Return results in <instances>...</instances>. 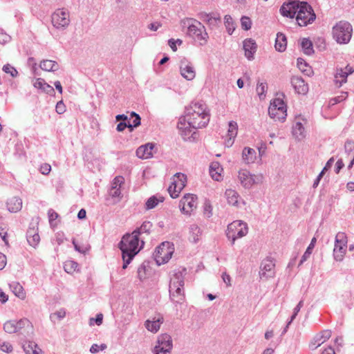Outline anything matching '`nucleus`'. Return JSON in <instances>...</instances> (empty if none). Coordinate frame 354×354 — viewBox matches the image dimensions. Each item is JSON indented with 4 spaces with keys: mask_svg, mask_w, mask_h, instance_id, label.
<instances>
[{
    "mask_svg": "<svg viewBox=\"0 0 354 354\" xmlns=\"http://www.w3.org/2000/svg\"><path fill=\"white\" fill-rule=\"evenodd\" d=\"M72 243H73V244L74 245L75 250L76 251H78L80 253L85 254L90 249V246L88 244H86V245H79L75 241V239L73 240Z\"/></svg>",
    "mask_w": 354,
    "mask_h": 354,
    "instance_id": "nucleus-49",
    "label": "nucleus"
},
{
    "mask_svg": "<svg viewBox=\"0 0 354 354\" xmlns=\"http://www.w3.org/2000/svg\"><path fill=\"white\" fill-rule=\"evenodd\" d=\"M156 345L160 346V347H164L165 348L171 350L173 344L171 336L166 333L161 334L158 337Z\"/></svg>",
    "mask_w": 354,
    "mask_h": 354,
    "instance_id": "nucleus-28",
    "label": "nucleus"
},
{
    "mask_svg": "<svg viewBox=\"0 0 354 354\" xmlns=\"http://www.w3.org/2000/svg\"><path fill=\"white\" fill-rule=\"evenodd\" d=\"M316 18V15L311 7L306 1H300L296 16L297 24L300 26H306L312 24Z\"/></svg>",
    "mask_w": 354,
    "mask_h": 354,
    "instance_id": "nucleus-6",
    "label": "nucleus"
},
{
    "mask_svg": "<svg viewBox=\"0 0 354 354\" xmlns=\"http://www.w3.org/2000/svg\"><path fill=\"white\" fill-rule=\"evenodd\" d=\"M248 232V227L246 223L236 220L227 225L226 236L231 241L232 245L238 239L245 236Z\"/></svg>",
    "mask_w": 354,
    "mask_h": 354,
    "instance_id": "nucleus-7",
    "label": "nucleus"
},
{
    "mask_svg": "<svg viewBox=\"0 0 354 354\" xmlns=\"http://www.w3.org/2000/svg\"><path fill=\"white\" fill-rule=\"evenodd\" d=\"M222 171L223 168L218 162H213L209 166V174L212 178L216 181L221 180Z\"/></svg>",
    "mask_w": 354,
    "mask_h": 354,
    "instance_id": "nucleus-27",
    "label": "nucleus"
},
{
    "mask_svg": "<svg viewBox=\"0 0 354 354\" xmlns=\"http://www.w3.org/2000/svg\"><path fill=\"white\" fill-rule=\"evenodd\" d=\"M275 263L270 257L263 259L260 266L259 277L261 279L267 280L275 275Z\"/></svg>",
    "mask_w": 354,
    "mask_h": 354,
    "instance_id": "nucleus-13",
    "label": "nucleus"
},
{
    "mask_svg": "<svg viewBox=\"0 0 354 354\" xmlns=\"http://www.w3.org/2000/svg\"><path fill=\"white\" fill-rule=\"evenodd\" d=\"M331 336V331L325 330L317 334L310 343L309 347L311 350H315L328 339Z\"/></svg>",
    "mask_w": 354,
    "mask_h": 354,
    "instance_id": "nucleus-19",
    "label": "nucleus"
},
{
    "mask_svg": "<svg viewBox=\"0 0 354 354\" xmlns=\"http://www.w3.org/2000/svg\"><path fill=\"white\" fill-rule=\"evenodd\" d=\"M178 186L177 185L171 183V184L168 187V192L172 198H176L179 196L180 192L182 191L178 190Z\"/></svg>",
    "mask_w": 354,
    "mask_h": 354,
    "instance_id": "nucleus-47",
    "label": "nucleus"
},
{
    "mask_svg": "<svg viewBox=\"0 0 354 354\" xmlns=\"http://www.w3.org/2000/svg\"><path fill=\"white\" fill-rule=\"evenodd\" d=\"M79 265L74 261H66L64 264V270L69 274H72L78 270Z\"/></svg>",
    "mask_w": 354,
    "mask_h": 354,
    "instance_id": "nucleus-42",
    "label": "nucleus"
},
{
    "mask_svg": "<svg viewBox=\"0 0 354 354\" xmlns=\"http://www.w3.org/2000/svg\"><path fill=\"white\" fill-rule=\"evenodd\" d=\"M238 178L240 183L245 189H250L254 184H259L263 181L262 175L251 174L250 172L246 169H241L239 171Z\"/></svg>",
    "mask_w": 354,
    "mask_h": 354,
    "instance_id": "nucleus-10",
    "label": "nucleus"
},
{
    "mask_svg": "<svg viewBox=\"0 0 354 354\" xmlns=\"http://www.w3.org/2000/svg\"><path fill=\"white\" fill-rule=\"evenodd\" d=\"M301 48L304 53L307 55H311L314 53L312 41L307 39L304 38L301 43Z\"/></svg>",
    "mask_w": 354,
    "mask_h": 354,
    "instance_id": "nucleus-39",
    "label": "nucleus"
},
{
    "mask_svg": "<svg viewBox=\"0 0 354 354\" xmlns=\"http://www.w3.org/2000/svg\"><path fill=\"white\" fill-rule=\"evenodd\" d=\"M299 1H293L287 3H283L280 8L281 14L287 17L294 18L297 13L298 7L299 5Z\"/></svg>",
    "mask_w": 354,
    "mask_h": 354,
    "instance_id": "nucleus-16",
    "label": "nucleus"
},
{
    "mask_svg": "<svg viewBox=\"0 0 354 354\" xmlns=\"http://www.w3.org/2000/svg\"><path fill=\"white\" fill-rule=\"evenodd\" d=\"M23 348L26 354H39V351H40L37 345L32 342L24 344Z\"/></svg>",
    "mask_w": 354,
    "mask_h": 354,
    "instance_id": "nucleus-40",
    "label": "nucleus"
},
{
    "mask_svg": "<svg viewBox=\"0 0 354 354\" xmlns=\"http://www.w3.org/2000/svg\"><path fill=\"white\" fill-rule=\"evenodd\" d=\"M164 198L159 196L158 198L156 196H152L145 203V209L147 210L151 209L157 206L160 202H162Z\"/></svg>",
    "mask_w": 354,
    "mask_h": 354,
    "instance_id": "nucleus-37",
    "label": "nucleus"
},
{
    "mask_svg": "<svg viewBox=\"0 0 354 354\" xmlns=\"http://www.w3.org/2000/svg\"><path fill=\"white\" fill-rule=\"evenodd\" d=\"M301 120L306 122L303 118H297L292 127V134L299 140H302L306 136L305 129Z\"/></svg>",
    "mask_w": 354,
    "mask_h": 354,
    "instance_id": "nucleus-22",
    "label": "nucleus"
},
{
    "mask_svg": "<svg viewBox=\"0 0 354 354\" xmlns=\"http://www.w3.org/2000/svg\"><path fill=\"white\" fill-rule=\"evenodd\" d=\"M267 90L268 86L266 82L257 83L256 91L260 99H263L266 97Z\"/></svg>",
    "mask_w": 354,
    "mask_h": 354,
    "instance_id": "nucleus-43",
    "label": "nucleus"
},
{
    "mask_svg": "<svg viewBox=\"0 0 354 354\" xmlns=\"http://www.w3.org/2000/svg\"><path fill=\"white\" fill-rule=\"evenodd\" d=\"M2 69L6 73L10 74L12 77H15L18 75V72L16 68L9 64L4 65Z\"/></svg>",
    "mask_w": 354,
    "mask_h": 354,
    "instance_id": "nucleus-50",
    "label": "nucleus"
},
{
    "mask_svg": "<svg viewBox=\"0 0 354 354\" xmlns=\"http://www.w3.org/2000/svg\"><path fill=\"white\" fill-rule=\"evenodd\" d=\"M177 128L179 133L182 136L184 140H190L194 134L196 133L195 130L197 128H194L192 124H189V121L185 119L183 116L179 118Z\"/></svg>",
    "mask_w": 354,
    "mask_h": 354,
    "instance_id": "nucleus-14",
    "label": "nucleus"
},
{
    "mask_svg": "<svg viewBox=\"0 0 354 354\" xmlns=\"http://www.w3.org/2000/svg\"><path fill=\"white\" fill-rule=\"evenodd\" d=\"M131 118H133L132 124L130 123V131L131 132L134 128L140 125L141 118L138 113L133 111L131 113Z\"/></svg>",
    "mask_w": 354,
    "mask_h": 354,
    "instance_id": "nucleus-46",
    "label": "nucleus"
},
{
    "mask_svg": "<svg viewBox=\"0 0 354 354\" xmlns=\"http://www.w3.org/2000/svg\"><path fill=\"white\" fill-rule=\"evenodd\" d=\"M180 71L181 75L187 80H192L196 76V71L193 64L183 58L180 62Z\"/></svg>",
    "mask_w": 354,
    "mask_h": 354,
    "instance_id": "nucleus-15",
    "label": "nucleus"
},
{
    "mask_svg": "<svg viewBox=\"0 0 354 354\" xmlns=\"http://www.w3.org/2000/svg\"><path fill=\"white\" fill-rule=\"evenodd\" d=\"M55 110L58 114H62L66 111V106L62 100L57 103Z\"/></svg>",
    "mask_w": 354,
    "mask_h": 354,
    "instance_id": "nucleus-62",
    "label": "nucleus"
},
{
    "mask_svg": "<svg viewBox=\"0 0 354 354\" xmlns=\"http://www.w3.org/2000/svg\"><path fill=\"white\" fill-rule=\"evenodd\" d=\"M347 97V93H343L342 95H339V96H337V97H333L332 99L330 100L329 101V105L330 106H333L337 103H339L341 102H342L343 100H344Z\"/></svg>",
    "mask_w": 354,
    "mask_h": 354,
    "instance_id": "nucleus-56",
    "label": "nucleus"
},
{
    "mask_svg": "<svg viewBox=\"0 0 354 354\" xmlns=\"http://www.w3.org/2000/svg\"><path fill=\"white\" fill-rule=\"evenodd\" d=\"M333 39L340 44H348L352 37L353 27L346 21H339L332 30Z\"/></svg>",
    "mask_w": 354,
    "mask_h": 354,
    "instance_id": "nucleus-5",
    "label": "nucleus"
},
{
    "mask_svg": "<svg viewBox=\"0 0 354 354\" xmlns=\"http://www.w3.org/2000/svg\"><path fill=\"white\" fill-rule=\"evenodd\" d=\"M174 248L169 242H165L160 245L156 250L155 260L158 265L164 264L169 261L174 253Z\"/></svg>",
    "mask_w": 354,
    "mask_h": 354,
    "instance_id": "nucleus-9",
    "label": "nucleus"
},
{
    "mask_svg": "<svg viewBox=\"0 0 354 354\" xmlns=\"http://www.w3.org/2000/svg\"><path fill=\"white\" fill-rule=\"evenodd\" d=\"M3 329L8 333H17L15 325V320H10L6 322L3 325Z\"/></svg>",
    "mask_w": 354,
    "mask_h": 354,
    "instance_id": "nucleus-44",
    "label": "nucleus"
},
{
    "mask_svg": "<svg viewBox=\"0 0 354 354\" xmlns=\"http://www.w3.org/2000/svg\"><path fill=\"white\" fill-rule=\"evenodd\" d=\"M354 71L353 67L347 65L345 68H337L335 75V82L338 86L340 87L343 83L346 82L347 77L349 74L353 73Z\"/></svg>",
    "mask_w": 354,
    "mask_h": 354,
    "instance_id": "nucleus-18",
    "label": "nucleus"
},
{
    "mask_svg": "<svg viewBox=\"0 0 354 354\" xmlns=\"http://www.w3.org/2000/svg\"><path fill=\"white\" fill-rule=\"evenodd\" d=\"M11 41V37L0 28V44H5Z\"/></svg>",
    "mask_w": 354,
    "mask_h": 354,
    "instance_id": "nucleus-55",
    "label": "nucleus"
},
{
    "mask_svg": "<svg viewBox=\"0 0 354 354\" xmlns=\"http://www.w3.org/2000/svg\"><path fill=\"white\" fill-rule=\"evenodd\" d=\"M201 236V231L200 227L196 224L191 225L189 227V241L196 243L199 241Z\"/></svg>",
    "mask_w": 354,
    "mask_h": 354,
    "instance_id": "nucleus-33",
    "label": "nucleus"
},
{
    "mask_svg": "<svg viewBox=\"0 0 354 354\" xmlns=\"http://www.w3.org/2000/svg\"><path fill=\"white\" fill-rule=\"evenodd\" d=\"M242 158L245 164H250L256 159V151L250 147H245L242 152Z\"/></svg>",
    "mask_w": 354,
    "mask_h": 354,
    "instance_id": "nucleus-31",
    "label": "nucleus"
},
{
    "mask_svg": "<svg viewBox=\"0 0 354 354\" xmlns=\"http://www.w3.org/2000/svg\"><path fill=\"white\" fill-rule=\"evenodd\" d=\"M186 182H187V176L185 174H181V173L176 174L173 178V181H172L173 183H175L176 185H177L178 186V190H182L185 187Z\"/></svg>",
    "mask_w": 354,
    "mask_h": 354,
    "instance_id": "nucleus-35",
    "label": "nucleus"
},
{
    "mask_svg": "<svg viewBox=\"0 0 354 354\" xmlns=\"http://www.w3.org/2000/svg\"><path fill=\"white\" fill-rule=\"evenodd\" d=\"M316 241H317V239L315 237L312 239L310 243L309 244L306 252L301 257V259L299 264V266L301 265L304 262H305L310 257V254H312L313 249L315 247Z\"/></svg>",
    "mask_w": 354,
    "mask_h": 354,
    "instance_id": "nucleus-41",
    "label": "nucleus"
},
{
    "mask_svg": "<svg viewBox=\"0 0 354 354\" xmlns=\"http://www.w3.org/2000/svg\"><path fill=\"white\" fill-rule=\"evenodd\" d=\"M109 195L112 198H117L118 201H120L122 198L121 188L116 187H111L109 191Z\"/></svg>",
    "mask_w": 354,
    "mask_h": 354,
    "instance_id": "nucleus-51",
    "label": "nucleus"
},
{
    "mask_svg": "<svg viewBox=\"0 0 354 354\" xmlns=\"http://www.w3.org/2000/svg\"><path fill=\"white\" fill-rule=\"evenodd\" d=\"M186 274V268H178L174 271L170 279L169 297L174 303L181 304L184 301V279Z\"/></svg>",
    "mask_w": 354,
    "mask_h": 354,
    "instance_id": "nucleus-3",
    "label": "nucleus"
},
{
    "mask_svg": "<svg viewBox=\"0 0 354 354\" xmlns=\"http://www.w3.org/2000/svg\"><path fill=\"white\" fill-rule=\"evenodd\" d=\"M257 48L255 41L252 39H246L243 41V49L245 50V56L249 60L254 59V54Z\"/></svg>",
    "mask_w": 354,
    "mask_h": 354,
    "instance_id": "nucleus-20",
    "label": "nucleus"
},
{
    "mask_svg": "<svg viewBox=\"0 0 354 354\" xmlns=\"http://www.w3.org/2000/svg\"><path fill=\"white\" fill-rule=\"evenodd\" d=\"M183 24L184 27H187V33L190 37L199 41L201 45L207 43L208 35L205 26L200 21L193 19H187L183 21Z\"/></svg>",
    "mask_w": 354,
    "mask_h": 354,
    "instance_id": "nucleus-4",
    "label": "nucleus"
},
{
    "mask_svg": "<svg viewBox=\"0 0 354 354\" xmlns=\"http://www.w3.org/2000/svg\"><path fill=\"white\" fill-rule=\"evenodd\" d=\"M201 19L207 22L208 24L215 26L218 21H220L221 19L219 16L207 13H201Z\"/></svg>",
    "mask_w": 354,
    "mask_h": 354,
    "instance_id": "nucleus-38",
    "label": "nucleus"
},
{
    "mask_svg": "<svg viewBox=\"0 0 354 354\" xmlns=\"http://www.w3.org/2000/svg\"><path fill=\"white\" fill-rule=\"evenodd\" d=\"M238 132V124L234 121H230L228 124V130L227 136L228 138L225 141V145L230 147L234 143V138H236Z\"/></svg>",
    "mask_w": 354,
    "mask_h": 354,
    "instance_id": "nucleus-24",
    "label": "nucleus"
},
{
    "mask_svg": "<svg viewBox=\"0 0 354 354\" xmlns=\"http://www.w3.org/2000/svg\"><path fill=\"white\" fill-rule=\"evenodd\" d=\"M15 325H16L17 332H19L21 329H22L25 326H30L31 324L28 319L23 318V319H19V321L15 320Z\"/></svg>",
    "mask_w": 354,
    "mask_h": 354,
    "instance_id": "nucleus-52",
    "label": "nucleus"
},
{
    "mask_svg": "<svg viewBox=\"0 0 354 354\" xmlns=\"http://www.w3.org/2000/svg\"><path fill=\"white\" fill-rule=\"evenodd\" d=\"M287 46L286 37L284 34L279 32L275 41V48L279 52H283Z\"/></svg>",
    "mask_w": 354,
    "mask_h": 354,
    "instance_id": "nucleus-34",
    "label": "nucleus"
},
{
    "mask_svg": "<svg viewBox=\"0 0 354 354\" xmlns=\"http://www.w3.org/2000/svg\"><path fill=\"white\" fill-rule=\"evenodd\" d=\"M225 26L227 31L230 35H232L235 28L234 26L233 19L230 15H225L224 17Z\"/></svg>",
    "mask_w": 354,
    "mask_h": 354,
    "instance_id": "nucleus-45",
    "label": "nucleus"
},
{
    "mask_svg": "<svg viewBox=\"0 0 354 354\" xmlns=\"http://www.w3.org/2000/svg\"><path fill=\"white\" fill-rule=\"evenodd\" d=\"M183 117L189 121L194 128L205 127L209 122V114L207 110V106L200 102H192L186 107Z\"/></svg>",
    "mask_w": 354,
    "mask_h": 354,
    "instance_id": "nucleus-1",
    "label": "nucleus"
},
{
    "mask_svg": "<svg viewBox=\"0 0 354 354\" xmlns=\"http://www.w3.org/2000/svg\"><path fill=\"white\" fill-rule=\"evenodd\" d=\"M39 67L45 71L54 72L57 71L59 66L55 61L50 59H44L40 62Z\"/></svg>",
    "mask_w": 354,
    "mask_h": 354,
    "instance_id": "nucleus-29",
    "label": "nucleus"
},
{
    "mask_svg": "<svg viewBox=\"0 0 354 354\" xmlns=\"http://www.w3.org/2000/svg\"><path fill=\"white\" fill-rule=\"evenodd\" d=\"M7 208L10 212H17L22 208V200L19 197L14 196L7 201Z\"/></svg>",
    "mask_w": 354,
    "mask_h": 354,
    "instance_id": "nucleus-25",
    "label": "nucleus"
},
{
    "mask_svg": "<svg viewBox=\"0 0 354 354\" xmlns=\"http://www.w3.org/2000/svg\"><path fill=\"white\" fill-rule=\"evenodd\" d=\"M171 350L160 347V346L156 345L153 353V354H169Z\"/></svg>",
    "mask_w": 354,
    "mask_h": 354,
    "instance_id": "nucleus-59",
    "label": "nucleus"
},
{
    "mask_svg": "<svg viewBox=\"0 0 354 354\" xmlns=\"http://www.w3.org/2000/svg\"><path fill=\"white\" fill-rule=\"evenodd\" d=\"M153 224L151 221H144L140 227L136 228L133 232H138V236L142 234H146L149 235L151 232Z\"/></svg>",
    "mask_w": 354,
    "mask_h": 354,
    "instance_id": "nucleus-36",
    "label": "nucleus"
},
{
    "mask_svg": "<svg viewBox=\"0 0 354 354\" xmlns=\"http://www.w3.org/2000/svg\"><path fill=\"white\" fill-rule=\"evenodd\" d=\"M48 216L50 227H54L56 226L57 223H55V221L58 218V214L55 212L53 209H50L48 211Z\"/></svg>",
    "mask_w": 354,
    "mask_h": 354,
    "instance_id": "nucleus-48",
    "label": "nucleus"
},
{
    "mask_svg": "<svg viewBox=\"0 0 354 354\" xmlns=\"http://www.w3.org/2000/svg\"><path fill=\"white\" fill-rule=\"evenodd\" d=\"M197 196L194 194H187L180 201L179 207L181 212L187 215L191 213L197 207Z\"/></svg>",
    "mask_w": 354,
    "mask_h": 354,
    "instance_id": "nucleus-12",
    "label": "nucleus"
},
{
    "mask_svg": "<svg viewBox=\"0 0 354 354\" xmlns=\"http://www.w3.org/2000/svg\"><path fill=\"white\" fill-rule=\"evenodd\" d=\"M154 145L152 143H147L139 147L136 150V156L139 158L147 159L152 156V151Z\"/></svg>",
    "mask_w": 354,
    "mask_h": 354,
    "instance_id": "nucleus-23",
    "label": "nucleus"
},
{
    "mask_svg": "<svg viewBox=\"0 0 354 354\" xmlns=\"http://www.w3.org/2000/svg\"><path fill=\"white\" fill-rule=\"evenodd\" d=\"M241 27L245 30H248L251 28L252 21L248 17L243 16L241 19Z\"/></svg>",
    "mask_w": 354,
    "mask_h": 354,
    "instance_id": "nucleus-53",
    "label": "nucleus"
},
{
    "mask_svg": "<svg viewBox=\"0 0 354 354\" xmlns=\"http://www.w3.org/2000/svg\"><path fill=\"white\" fill-rule=\"evenodd\" d=\"M124 179L122 176H118L114 178L112 183L111 187H116L121 188V186L122 184H124Z\"/></svg>",
    "mask_w": 354,
    "mask_h": 354,
    "instance_id": "nucleus-60",
    "label": "nucleus"
},
{
    "mask_svg": "<svg viewBox=\"0 0 354 354\" xmlns=\"http://www.w3.org/2000/svg\"><path fill=\"white\" fill-rule=\"evenodd\" d=\"M138 232H133L131 234H127L123 236L119 243V248L122 251V257L124 261L122 268L125 269L131 263L133 257L138 253L140 249Z\"/></svg>",
    "mask_w": 354,
    "mask_h": 354,
    "instance_id": "nucleus-2",
    "label": "nucleus"
},
{
    "mask_svg": "<svg viewBox=\"0 0 354 354\" xmlns=\"http://www.w3.org/2000/svg\"><path fill=\"white\" fill-rule=\"evenodd\" d=\"M268 114L271 118L279 121H283L287 115L283 109L279 110L278 108H274V106H269Z\"/></svg>",
    "mask_w": 354,
    "mask_h": 354,
    "instance_id": "nucleus-26",
    "label": "nucleus"
},
{
    "mask_svg": "<svg viewBox=\"0 0 354 354\" xmlns=\"http://www.w3.org/2000/svg\"><path fill=\"white\" fill-rule=\"evenodd\" d=\"M53 27L57 30H65L70 24V13L65 8L57 9L51 15Z\"/></svg>",
    "mask_w": 354,
    "mask_h": 354,
    "instance_id": "nucleus-8",
    "label": "nucleus"
},
{
    "mask_svg": "<svg viewBox=\"0 0 354 354\" xmlns=\"http://www.w3.org/2000/svg\"><path fill=\"white\" fill-rule=\"evenodd\" d=\"M225 195L227 198L228 204L233 206L239 205V201L240 197L239 194L235 190L228 189L225 191Z\"/></svg>",
    "mask_w": 354,
    "mask_h": 354,
    "instance_id": "nucleus-32",
    "label": "nucleus"
},
{
    "mask_svg": "<svg viewBox=\"0 0 354 354\" xmlns=\"http://www.w3.org/2000/svg\"><path fill=\"white\" fill-rule=\"evenodd\" d=\"M41 91L46 93L47 94H49L50 95H53L55 93V90H54L53 87L51 86L50 85H49L48 84H47L46 82H45V84L41 89Z\"/></svg>",
    "mask_w": 354,
    "mask_h": 354,
    "instance_id": "nucleus-63",
    "label": "nucleus"
},
{
    "mask_svg": "<svg viewBox=\"0 0 354 354\" xmlns=\"http://www.w3.org/2000/svg\"><path fill=\"white\" fill-rule=\"evenodd\" d=\"M163 322L164 318L162 315L159 314L146 320L145 322V326L147 330L156 333L159 330L160 325Z\"/></svg>",
    "mask_w": 354,
    "mask_h": 354,
    "instance_id": "nucleus-17",
    "label": "nucleus"
},
{
    "mask_svg": "<svg viewBox=\"0 0 354 354\" xmlns=\"http://www.w3.org/2000/svg\"><path fill=\"white\" fill-rule=\"evenodd\" d=\"M270 106H274V108H278L279 110L283 109L285 113H286V106L283 101L281 99L277 98L270 104Z\"/></svg>",
    "mask_w": 354,
    "mask_h": 354,
    "instance_id": "nucleus-54",
    "label": "nucleus"
},
{
    "mask_svg": "<svg viewBox=\"0 0 354 354\" xmlns=\"http://www.w3.org/2000/svg\"><path fill=\"white\" fill-rule=\"evenodd\" d=\"M27 241L31 246L35 248L39 244V243L40 241V237H39V233L35 234V235H33L30 238L28 239Z\"/></svg>",
    "mask_w": 354,
    "mask_h": 354,
    "instance_id": "nucleus-57",
    "label": "nucleus"
},
{
    "mask_svg": "<svg viewBox=\"0 0 354 354\" xmlns=\"http://www.w3.org/2000/svg\"><path fill=\"white\" fill-rule=\"evenodd\" d=\"M138 277L141 281L146 278V266L145 265V263L141 264L138 267Z\"/></svg>",
    "mask_w": 354,
    "mask_h": 354,
    "instance_id": "nucleus-58",
    "label": "nucleus"
},
{
    "mask_svg": "<svg viewBox=\"0 0 354 354\" xmlns=\"http://www.w3.org/2000/svg\"><path fill=\"white\" fill-rule=\"evenodd\" d=\"M345 151L348 153L354 150V142L352 140H347L344 145Z\"/></svg>",
    "mask_w": 354,
    "mask_h": 354,
    "instance_id": "nucleus-64",
    "label": "nucleus"
},
{
    "mask_svg": "<svg viewBox=\"0 0 354 354\" xmlns=\"http://www.w3.org/2000/svg\"><path fill=\"white\" fill-rule=\"evenodd\" d=\"M346 238L343 232H339L335 236L333 256L336 261H340L343 259L346 250Z\"/></svg>",
    "mask_w": 354,
    "mask_h": 354,
    "instance_id": "nucleus-11",
    "label": "nucleus"
},
{
    "mask_svg": "<svg viewBox=\"0 0 354 354\" xmlns=\"http://www.w3.org/2000/svg\"><path fill=\"white\" fill-rule=\"evenodd\" d=\"M10 288L13 292V294L21 299H24L26 298V292L23 288V286L17 281H12L9 284Z\"/></svg>",
    "mask_w": 354,
    "mask_h": 354,
    "instance_id": "nucleus-30",
    "label": "nucleus"
},
{
    "mask_svg": "<svg viewBox=\"0 0 354 354\" xmlns=\"http://www.w3.org/2000/svg\"><path fill=\"white\" fill-rule=\"evenodd\" d=\"M40 172L44 175H48L51 171V166L48 163L42 164L39 168Z\"/></svg>",
    "mask_w": 354,
    "mask_h": 354,
    "instance_id": "nucleus-61",
    "label": "nucleus"
},
{
    "mask_svg": "<svg viewBox=\"0 0 354 354\" xmlns=\"http://www.w3.org/2000/svg\"><path fill=\"white\" fill-rule=\"evenodd\" d=\"M291 84L299 94H305L308 91V86L303 78L294 76L291 78Z\"/></svg>",
    "mask_w": 354,
    "mask_h": 354,
    "instance_id": "nucleus-21",
    "label": "nucleus"
}]
</instances>
